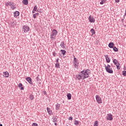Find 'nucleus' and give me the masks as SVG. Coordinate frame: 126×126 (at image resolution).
Segmentation results:
<instances>
[{"label": "nucleus", "instance_id": "1", "mask_svg": "<svg viewBox=\"0 0 126 126\" xmlns=\"http://www.w3.org/2000/svg\"><path fill=\"white\" fill-rule=\"evenodd\" d=\"M90 70L89 69H85L83 71L79 72V74L76 75V78L78 80H84L86 78L89 77V74H90Z\"/></svg>", "mask_w": 126, "mask_h": 126}, {"label": "nucleus", "instance_id": "2", "mask_svg": "<svg viewBox=\"0 0 126 126\" xmlns=\"http://www.w3.org/2000/svg\"><path fill=\"white\" fill-rule=\"evenodd\" d=\"M74 60L73 61V65L75 68H78V65L79 64V62H78V60L75 58V56L73 55Z\"/></svg>", "mask_w": 126, "mask_h": 126}, {"label": "nucleus", "instance_id": "3", "mask_svg": "<svg viewBox=\"0 0 126 126\" xmlns=\"http://www.w3.org/2000/svg\"><path fill=\"white\" fill-rule=\"evenodd\" d=\"M104 67L107 72H108V73H113V72H114V71H113V69H112V68H111V65L107 64V65L106 66V65H105Z\"/></svg>", "mask_w": 126, "mask_h": 126}, {"label": "nucleus", "instance_id": "4", "mask_svg": "<svg viewBox=\"0 0 126 126\" xmlns=\"http://www.w3.org/2000/svg\"><path fill=\"white\" fill-rule=\"evenodd\" d=\"M57 34H58V32H52L50 33V38L51 40H55L56 38V36H57Z\"/></svg>", "mask_w": 126, "mask_h": 126}, {"label": "nucleus", "instance_id": "5", "mask_svg": "<svg viewBox=\"0 0 126 126\" xmlns=\"http://www.w3.org/2000/svg\"><path fill=\"white\" fill-rule=\"evenodd\" d=\"M106 120L107 121H113V115L111 113L108 114L106 116Z\"/></svg>", "mask_w": 126, "mask_h": 126}, {"label": "nucleus", "instance_id": "6", "mask_svg": "<svg viewBox=\"0 0 126 126\" xmlns=\"http://www.w3.org/2000/svg\"><path fill=\"white\" fill-rule=\"evenodd\" d=\"M96 102L98 103V104H102V99L99 96V95H96L95 96Z\"/></svg>", "mask_w": 126, "mask_h": 126}, {"label": "nucleus", "instance_id": "7", "mask_svg": "<svg viewBox=\"0 0 126 126\" xmlns=\"http://www.w3.org/2000/svg\"><path fill=\"white\" fill-rule=\"evenodd\" d=\"M26 80L30 83L31 85H33V83L32 82V78L30 77H28L26 78Z\"/></svg>", "mask_w": 126, "mask_h": 126}, {"label": "nucleus", "instance_id": "8", "mask_svg": "<svg viewBox=\"0 0 126 126\" xmlns=\"http://www.w3.org/2000/svg\"><path fill=\"white\" fill-rule=\"evenodd\" d=\"M90 22H91V23H94V22H95V19L93 17H91V15H90V16L88 18Z\"/></svg>", "mask_w": 126, "mask_h": 126}, {"label": "nucleus", "instance_id": "9", "mask_svg": "<svg viewBox=\"0 0 126 126\" xmlns=\"http://www.w3.org/2000/svg\"><path fill=\"white\" fill-rule=\"evenodd\" d=\"M23 31H24V32H28V31H29V30H30V28H29V27L27 26H24L23 27Z\"/></svg>", "mask_w": 126, "mask_h": 126}, {"label": "nucleus", "instance_id": "10", "mask_svg": "<svg viewBox=\"0 0 126 126\" xmlns=\"http://www.w3.org/2000/svg\"><path fill=\"white\" fill-rule=\"evenodd\" d=\"M16 4H15V3L12 2V3L11 4V8L12 10H14V9H15V8H16Z\"/></svg>", "mask_w": 126, "mask_h": 126}, {"label": "nucleus", "instance_id": "11", "mask_svg": "<svg viewBox=\"0 0 126 126\" xmlns=\"http://www.w3.org/2000/svg\"><path fill=\"white\" fill-rule=\"evenodd\" d=\"M3 76L4 77H9V73L8 72H7V71L4 72H3Z\"/></svg>", "mask_w": 126, "mask_h": 126}, {"label": "nucleus", "instance_id": "12", "mask_svg": "<svg viewBox=\"0 0 126 126\" xmlns=\"http://www.w3.org/2000/svg\"><path fill=\"white\" fill-rule=\"evenodd\" d=\"M20 13H19V11H15L14 12V17H17V16H19V14Z\"/></svg>", "mask_w": 126, "mask_h": 126}, {"label": "nucleus", "instance_id": "13", "mask_svg": "<svg viewBox=\"0 0 126 126\" xmlns=\"http://www.w3.org/2000/svg\"><path fill=\"white\" fill-rule=\"evenodd\" d=\"M105 59H106V61L107 62V63H110V62H111V59H110V58H109L108 57V55H105L104 56Z\"/></svg>", "mask_w": 126, "mask_h": 126}, {"label": "nucleus", "instance_id": "14", "mask_svg": "<svg viewBox=\"0 0 126 126\" xmlns=\"http://www.w3.org/2000/svg\"><path fill=\"white\" fill-rule=\"evenodd\" d=\"M47 111L49 115H52V110H51V108L49 107H47Z\"/></svg>", "mask_w": 126, "mask_h": 126}, {"label": "nucleus", "instance_id": "15", "mask_svg": "<svg viewBox=\"0 0 126 126\" xmlns=\"http://www.w3.org/2000/svg\"><path fill=\"white\" fill-rule=\"evenodd\" d=\"M60 108H61V104L58 103L56 105V110H60Z\"/></svg>", "mask_w": 126, "mask_h": 126}, {"label": "nucleus", "instance_id": "16", "mask_svg": "<svg viewBox=\"0 0 126 126\" xmlns=\"http://www.w3.org/2000/svg\"><path fill=\"white\" fill-rule=\"evenodd\" d=\"M108 47H109L110 48H114V43L110 42L108 44Z\"/></svg>", "mask_w": 126, "mask_h": 126}, {"label": "nucleus", "instance_id": "17", "mask_svg": "<svg viewBox=\"0 0 126 126\" xmlns=\"http://www.w3.org/2000/svg\"><path fill=\"white\" fill-rule=\"evenodd\" d=\"M61 47L63 48V49H65V46H64V42L62 41L60 44Z\"/></svg>", "mask_w": 126, "mask_h": 126}, {"label": "nucleus", "instance_id": "18", "mask_svg": "<svg viewBox=\"0 0 126 126\" xmlns=\"http://www.w3.org/2000/svg\"><path fill=\"white\" fill-rule=\"evenodd\" d=\"M22 2L25 5H27L28 4V0H23Z\"/></svg>", "mask_w": 126, "mask_h": 126}, {"label": "nucleus", "instance_id": "19", "mask_svg": "<svg viewBox=\"0 0 126 126\" xmlns=\"http://www.w3.org/2000/svg\"><path fill=\"white\" fill-rule=\"evenodd\" d=\"M52 122H53V123H57L58 122V119L55 117H53L52 118Z\"/></svg>", "mask_w": 126, "mask_h": 126}, {"label": "nucleus", "instance_id": "20", "mask_svg": "<svg viewBox=\"0 0 126 126\" xmlns=\"http://www.w3.org/2000/svg\"><path fill=\"white\" fill-rule=\"evenodd\" d=\"M11 3H12V2H6L5 3V6H11Z\"/></svg>", "mask_w": 126, "mask_h": 126}, {"label": "nucleus", "instance_id": "21", "mask_svg": "<svg viewBox=\"0 0 126 126\" xmlns=\"http://www.w3.org/2000/svg\"><path fill=\"white\" fill-rule=\"evenodd\" d=\"M67 97L68 100H70L71 99V94H70L69 93L67 94Z\"/></svg>", "mask_w": 126, "mask_h": 126}, {"label": "nucleus", "instance_id": "22", "mask_svg": "<svg viewBox=\"0 0 126 126\" xmlns=\"http://www.w3.org/2000/svg\"><path fill=\"white\" fill-rule=\"evenodd\" d=\"M74 125H75V126H78V125H79V121L75 120L74 122Z\"/></svg>", "mask_w": 126, "mask_h": 126}, {"label": "nucleus", "instance_id": "23", "mask_svg": "<svg viewBox=\"0 0 126 126\" xmlns=\"http://www.w3.org/2000/svg\"><path fill=\"white\" fill-rule=\"evenodd\" d=\"M113 63H114L115 65H117L119 62H118V60H117L116 59H114L113 61Z\"/></svg>", "mask_w": 126, "mask_h": 126}, {"label": "nucleus", "instance_id": "24", "mask_svg": "<svg viewBox=\"0 0 126 126\" xmlns=\"http://www.w3.org/2000/svg\"><path fill=\"white\" fill-rule=\"evenodd\" d=\"M10 25L12 27H14V26H15V23L14 22H11L10 23Z\"/></svg>", "mask_w": 126, "mask_h": 126}, {"label": "nucleus", "instance_id": "25", "mask_svg": "<svg viewBox=\"0 0 126 126\" xmlns=\"http://www.w3.org/2000/svg\"><path fill=\"white\" fill-rule=\"evenodd\" d=\"M61 52L62 54L63 55V56H64V55H65V53H66V51L63 49L61 50Z\"/></svg>", "mask_w": 126, "mask_h": 126}, {"label": "nucleus", "instance_id": "26", "mask_svg": "<svg viewBox=\"0 0 126 126\" xmlns=\"http://www.w3.org/2000/svg\"><path fill=\"white\" fill-rule=\"evenodd\" d=\"M30 99L32 101V100H34V95L32 94L30 95Z\"/></svg>", "mask_w": 126, "mask_h": 126}, {"label": "nucleus", "instance_id": "27", "mask_svg": "<svg viewBox=\"0 0 126 126\" xmlns=\"http://www.w3.org/2000/svg\"><path fill=\"white\" fill-rule=\"evenodd\" d=\"M120 64L119 63H118V64L117 65H116L117 69H121V66H120Z\"/></svg>", "mask_w": 126, "mask_h": 126}, {"label": "nucleus", "instance_id": "28", "mask_svg": "<svg viewBox=\"0 0 126 126\" xmlns=\"http://www.w3.org/2000/svg\"><path fill=\"white\" fill-rule=\"evenodd\" d=\"M55 67H56L57 68H60V63H56L55 64Z\"/></svg>", "mask_w": 126, "mask_h": 126}, {"label": "nucleus", "instance_id": "29", "mask_svg": "<svg viewBox=\"0 0 126 126\" xmlns=\"http://www.w3.org/2000/svg\"><path fill=\"white\" fill-rule=\"evenodd\" d=\"M113 50L114 51V52H118L119 51V49L117 47H114Z\"/></svg>", "mask_w": 126, "mask_h": 126}, {"label": "nucleus", "instance_id": "30", "mask_svg": "<svg viewBox=\"0 0 126 126\" xmlns=\"http://www.w3.org/2000/svg\"><path fill=\"white\" fill-rule=\"evenodd\" d=\"M106 2V0H101V2H100V4H104Z\"/></svg>", "mask_w": 126, "mask_h": 126}, {"label": "nucleus", "instance_id": "31", "mask_svg": "<svg viewBox=\"0 0 126 126\" xmlns=\"http://www.w3.org/2000/svg\"><path fill=\"white\" fill-rule=\"evenodd\" d=\"M37 8H38V7H37V5H35L33 8L34 11H37L38 10H37Z\"/></svg>", "mask_w": 126, "mask_h": 126}, {"label": "nucleus", "instance_id": "32", "mask_svg": "<svg viewBox=\"0 0 126 126\" xmlns=\"http://www.w3.org/2000/svg\"><path fill=\"white\" fill-rule=\"evenodd\" d=\"M36 79L37 82H40V80H41L40 79V78H39V77H38V76L36 77Z\"/></svg>", "mask_w": 126, "mask_h": 126}, {"label": "nucleus", "instance_id": "33", "mask_svg": "<svg viewBox=\"0 0 126 126\" xmlns=\"http://www.w3.org/2000/svg\"><path fill=\"white\" fill-rule=\"evenodd\" d=\"M94 126H98V121H95L94 123Z\"/></svg>", "mask_w": 126, "mask_h": 126}, {"label": "nucleus", "instance_id": "34", "mask_svg": "<svg viewBox=\"0 0 126 126\" xmlns=\"http://www.w3.org/2000/svg\"><path fill=\"white\" fill-rule=\"evenodd\" d=\"M122 73L123 75H124V76H126V71H123Z\"/></svg>", "mask_w": 126, "mask_h": 126}, {"label": "nucleus", "instance_id": "35", "mask_svg": "<svg viewBox=\"0 0 126 126\" xmlns=\"http://www.w3.org/2000/svg\"><path fill=\"white\" fill-rule=\"evenodd\" d=\"M22 86H23V85L22 84V83H20L18 85L19 88H20V87H22Z\"/></svg>", "mask_w": 126, "mask_h": 126}, {"label": "nucleus", "instance_id": "36", "mask_svg": "<svg viewBox=\"0 0 126 126\" xmlns=\"http://www.w3.org/2000/svg\"><path fill=\"white\" fill-rule=\"evenodd\" d=\"M52 54H53L54 57H56V56H57V53H56V52H55V51H54V52L52 53Z\"/></svg>", "mask_w": 126, "mask_h": 126}, {"label": "nucleus", "instance_id": "37", "mask_svg": "<svg viewBox=\"0 0 126 126\" xmlns=\"http://www.w3.org/2000/svg\"><path fill=\"white\" fill-rule=\"evenodd\" d=\"M73 119V118L72 117H69L68 118L69 121H72Z\"/></svg>", "mask_w": 126, "mask_h": 126}, {"label": "nucleus", "instance_id": "38", "mask_svg": "<svg viewBox=\"0 0 126 126\" xmlns=\"http://www.w3.org/2000/svg\"><path fill=\"white\" fill-rule=\"evenodd\" d=\"M32 126H38V124H37L36 123H33L32 125Z\"/></svg>", "mask_w": 126, "mask_h": 126}, {"label": "nucleus", "instance_id": "39", "mask_svg": "<svg viewBox=\"0 0 126 126\" xmlns=\"http://www.w3.org/2000/svg\"><path fill=\"white\" fill-rule=\"evenodd\" d=\"M36 15L35 14H34L33 15V18L35 19H36Z\"/></svg>", "mask_w": 126, "mask_h": 126}, {"label": "nucleus", "instance_id": "40", "mask_svg": "<svg viewBox=\"0 0 126 126\" xmlns=\"http://www.w3.org/2000/svg\"><path fill=\"white\" fill-rule=\"evenodd\" d=\"M90 32H95V31L94 29H91L90 30Z\"/></svg>", "mask_w": 126, "mask_h": 126}, {"label": "nucleus", "instance_id": "41", "mask_svg": "<svg viewBox=\"0 0 126 126\" xmlns=\"http://www.w3.org/2000/svg\"><path fill=\"white\" fill-rule=\"evenodd\" d=\"M95 32H92V36L94 37V35H95Z\"/></svg>", "mask_w": 126, "mask_h": 126}, {"label": "nucleus", "instance_id": "42", "mask_svg": "<svg viewBox=\"0 0 126 126\" xmlns=\"http://www.w3.org/2000/svg\"><path fill=\"white\" fill-rule=\"evenodd\" d=\"M53 32H58V31H57V30H56L55 29H53Z\"/></svg>", "mask_w": 126, "mask_h": 126}, {"label": "nucleus", "instance_id": "43", "mask_svg": "<svg viewBox=\"0 0 126 126\" xmlns=\"http://www.w3.org/2000/svg\"><path fill=\"white\" fill-rule=\"evenodd\" d=\"M59 58L56 60V63H59Z\"/></svg>", "mask_w": 126, "mask_h": 126}, {"label": "nucleus", "instance_id": "44", "mask_svg": "<svg viewBox=\"0 0 126 126\" xmlns=\"http://www.w3.org/2000/svg\"><path fill=\"white\" fill-rule=\"evenodd\" d=\"M116 2H120V0H115Z\"/></svg>", "mask_w": 126, "mask_h": 126}, {"label": "nucleus", "instance_id": "45", "mask_svg": "<svg viewBox=\"0 0 126 126\" xmlns=\"http://www.w3.org/2000/svg\"><path fill=\"white\" fill-rule=\"evenodd\" d=\"M38 12H40V13H42V11L41 10H37Z\"/></svg>", "mask_w": 126, "mask_h": 126}, {"label": "nucleus", "instance_id": "46", "mask_svg": "<svg viewBox=\"0 0 126 126\" xmlns=\"http://www.w3.org/2000/svg\"><path fill=\"white\" fill-rule=\"evenodd\" d=\"M21 90H24V88L23 87H21Z\"/></svg>", "mask_w": 126, "mask_h": 126}, {"label": "nucleus", "instance_id": "47", "mask_svg": "<svg viewBox=\"0 0 126 126\" xmlns=\"http://www.w3.org/2000/svg\"><path fill=\"white\" fill-rule=\"evenodd\" d=\"M126 12H125V15L124 16V18H125V17H126Z\"/></svg>", "mask_w": 126, "mask_h": 126}, {"label": "nucleus", "instance_id": "48", "mask_svg": "<svg viewBox=\"0 0 126 126\" xmlns=\"http://www.w3.org/2000/svg\"><path fill=\"white\" fill-rule=\"evenodd\" d=\"M35 14L36 15V16H39V13H36Z\"/></svg>", "mask_w": 126, "mask_h": 126}, {"label": "nucleus", "instance_id": "49", "mask_svg": "<svg viewBox=\"0 0 126 126\" xmlns=\"http://www.w3.org/2000/svg\"><path fill=\"white\" fill-rule=\"evenodd\" d=\"M55 126H58V124H57V122L55 123Z\"/></svg>", "mask_w": 126, "mask_h": 126}, {"label": "nucleus", "instance_id": "50", "mask_svg": "<svg viewBox=\"0 0 126 126\" xmlns=\"http://www.w3.org/2000/svg\"><path fill=\"white\" fill-rule=\"evenodd\" d=\"M47 94V92H44V95H46Z\"/></svg>", "mask_w": 126, "mask_h": 126}, {"label": "nucleus", "instance_id": "51", "mask_svg": "<svg viewBox=\"0 0 126 126\" xmlns=\"http://www.w3.org/2000/svg\"><path fill=\"white\" fill-rule=\"evenodd\" d=\"M35 13V11H34V10H32V13Z\"/></svg>", "mask_w": 126, "mask_h": 126}, {"label": "nucleus", "instance_id": "52", "mask_svg": "<svg viewBox=\"0 0 126 126\" xmlns=\"http://www.w3.org/2000/svg\"><path fill=\"white\" fill-rule=\"evenodd\" d=\"M0 126H2V124H0Z\"/></svg>", "mask_w": 126, "mask_h": 126}, {"label": "nucleus", "instance_id": "53", "mask_svg": "<svg viewBox=\"0 0 126 126\" xmlns=\"http://www.w3.org/2000/svg\"><path fill=\"white\" fill-rule=\"evenodd\" d=\"M124 20V19H122V21H123Z\"/></svg>", "mask_w": 126, "mask_h": 126}]
</instances>
